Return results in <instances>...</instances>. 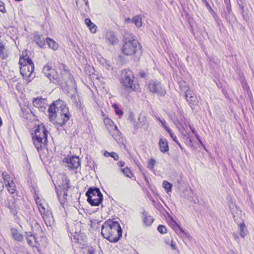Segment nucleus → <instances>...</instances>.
Instances as JSON below:
<instances>
[{
  "label": "nucleus",
  "instance_id": "obj_1",
  "mask_svg": "<svg viewBox=\"0 0 254 254\" xmlns=\"http://www.w3.org/2000/svg\"><path fill=\"white\" fill-rule=\"evenodd\" d=\"M50 121L54 124L62 127L69 119L68 108L61 100L54 101L48 109Z\"/></svg>",
  "mask_w": 254,
  "mask_h": 254
},
{
  "label": "nucleus",
  "instance_id": "obj_2",
  "mask_svg": "<svg viewBox=\"0 0 254 254\" xmlns=\"http://www.w3.org/2000/svg\"><path fill=\"white\" fill-rule=\"evenodd\" d=\"M101 234L110 242L116 243L122 236V229L118 222L109 220L102 225Z\"/></svg>",
  "mask_w": 254,
  "mask_h": 254
},
{
  "label": "nucleus",
  "instance_id": "obj_3",
  "mask_svg": "<svg viewBox=\"0 0 254 254\" xmlns=\"http://www.w3.org/2000/svg\"><path fill=\"white\" fill-rule=\"evenodd\" d=\"M48 133V130L43 124L37 127L34 132L32 133L33 143L39 153L44 149H47Z\"/></svg>",
  "mask_w": 254,
  "mask_h": 254
},
{
  "label": "nucleus",
  "instance_id": "obj_4",
  "mask_svg": "<svg viewBox=\"0 0 254 254\" xmlns=\"http://www.w3.org/2000/svg\"><path fill=\"white\" fill-rule=\"evenodd\" d=\"M121 83L125 89L129 92L134 91L138 87L133 72L129 69L122 70Z\"/></svg>",
  "mask_w": 254,
  "mask_h": 254
},
{
  "label": "nucleus",
  "instance_id": "obj_5",
  "mask_svg": "<svg viewBox=\"0 0 254 254\" xmlns=\"http://www.w3.org/2000/svg\"><path fill=\"white\" fill-rule=\"evenodd\" d=\"M19 64L20 65V71L22 76L27 79L32 77L33 72L34 69V65L32 61L29 59H25L20 57Z\"/></svg>",
  "mask_w": 254,
  "mask_h": 254
},
{
  "label": "nucleus",
  "instance_id": "obj_6",
  "mask_svg": "<svg viewBox=\"0 0 254 254\" xmlns=\"http://www.w3.org/2000/svg\"><path fill=\"white\" fill-rule=\"evenodd\" d=\"M140 50L139 43L135 40L125 38L122 48V52L127 56H131Z\"/></svg>",
  "mask_w": 254,
  "mask_h": 254
},
{
  "label": "nucleus",
  "instance_id": "obj_7",
  "mask_svg": "<svg viewBox=\"0 0 254 254\" xmlns=\"http://www.w3.org/2000/svg\"><path fill=\"white\" fill-rule=\"evenodd\" d=\"M87 201L92 206H99L103 201V195L97 188H90L86 193Z\"/></svg>",
  "mask_w": 254,
  "mask_h": 254
},
{
  "label": "nucleus",
  "instance_id": "obj_8",
  "mask_svg": "<svg viewBox=\"0 0 254 254\" xmlns=\"http://www.w3.org/2000/svg\"><path fill=\"white\" fill-rule=\"evenodd\" d=\"M148 88L152 93H155L160 96H164L166 91L162 84L156 80H151L148 84Z\"/></svg>",
  "mask_w": 254,
  "mask_h": 254
},
{
  "label": "nucleus",
  "instance_id": "obj_9",
  "mask_svg": "<svg viewBox=\"0 0 254 254\" xmlns=\"http://www.w3.org/2000/svg\"><path fill=\"white\" fill-rule=\"evenodd\" d=\"M185 98L192 110H194L196 106H199L198 98L195 95L191 90H189V91H187Z\"/></svg>",
  "mask_w": 254,
  "mask_h": 254
},
{
  "label": "nucleus",
  "instance_id": "obj_10",
  "mask_svg": "<svg viewBox=\"0 0 254 254\" xmlns=\"http://www.w3.org/2000/svg\"><path fill=\"white\" fill-rule=\"evenodd\" d=\"M43 72L52 82L56 81V74L54 69L52 68L48 64L45 65L43 68Z\"/></svg>",
  "mask_w": 254,
  "mask_h": 254
},
{
  "label": "nucleus",
  "instance_id": "obj_11",
  "mask_svg": "<svg viewBox=\"0 0 254 254\" xmlns=\"http://www.w3.org/2000/svg\"><path fill=\"white\" fill-rule=\"evenodd\" d=\"M66 162L68 165V168L70 169H77L80 165V160L78 157L73 156L72 157L66 159Z\"/></svg>",
  "mask_w": 254,
  "mask_h": 254
},
{
  "label": "nucleus",
  "instance_id": "obj_12",
  "mask_svg": "<svg viewBox=\"0 0 254 254\" xmlns=\"http://www.w3.org/2000/svg\"><path fill=\"white\" fill-rule=\"evenodd\" d=\"M34 41L37 45L40 48H44L46 45V40L43 35L37 32L34 34Z\"/></svg>",
  "mask_w": 254,
  "mask_h": 254
},
{
  "label": "nucleus",
  "instance_id": "obj_13",
  "mask_svg": "<svg viewBox=\"0 0 254 254\" xmlns=\"http://www.w3.org/2000/svg\"><path fill=\"white\" fill-rule=\"evenodd\" d=\"M41 215L47 226H51L53 224L54 220L51 212L47 210V212Z\"/></svg>",
  "mask_w": 254,
  "mask_h": 254
},
{
  "label": "nucleus",
  "instance_id": "obj_14",
  "mask_svg": "<svg viewBox=\"0 0 254 254\" xmlns=\"http://www.w3.org/2000/svg\"><path fill=\"white\" fill-rule=\"evenodd\" d=\"M109 134L113 137V138L117 142L120 141L121 139V133L118 129L116 126L112 128H109L108 131Z\"/></svg>",
  "mask_w": 254,
  "mask_h": 254
},
{
  "label": "nucleus",
  "instance_id": "obj_15",
  "mask_svg": "<svg viewBox=\"0 0 254 254\" xmlns=\"http://www.w3.org/2000/svg\"><path fill=\"white\" fill-rule=\"evenodd\" d=\"M106 40L109 44L115 45L118 42V38L113 31H108L106 33Z\"/></svg>",
  "mask_w": 254,
  "mask_h": 254
},
{
  "label": "nucleus",
  "instance_id": "obj_16",
  "mask_svg": "<svg viewBox=\"0 0 254 254\" xmlns=\"http://www.w3.org/2000/svg\"><path fill=\"white\" fill-rule=\"evenodd\" d=\"M11 235L12 238L16 241L21 242L23 239V235L18 231V230L15 228H11L10 229Z\"/></svg>",
  "mask_w": 254,
  "mask_h": 254
},
{
  "label": "nucleus",
  "instance_id": "obj_17",
  "mask_svg": "<svg viewBox=\"0 0 254 254\" xmlns=\"http://www.w3.org/2000/svg\"><path fill=\"white\" fill-rule=\"evenodd\" d=\"M142 219L143 223L146 226H150L153 222V218L149 215L146 211L142 212Z\"/></svg>",
  "mask_w": 254,
  "mask_h": 254
},
{
  "label": "nucleus",
  "instance_id": "obj_18",
  "mask_svg": "<svg viewBox=\"0 0 254 254\" xmlns=\"http://www.w3.org/2000/svg\"><path fill=\"white\" fill-rule=\"evenodd\" d=\"M159 145L161 152L165 153L169 150V145L167 139L165 138H160L159 142Z\"/></svg>",
  "mask_w": 254,
  "mask_h": 254
},
{
  "label": "nucleus",
  "instance_id": "obj_19",
  "mask_svg": "<svg viewBox=\"0 0 254 254\" xmlns=\"http://www.w3.org/2000/svg\"><path fill=\"white\" fill-rule=\"evenodd\" d=\"M8 207L9 208L11 212L14 215H16L17 214L18 205L17 204L15 199L12 198L11 200H8Z\"/></svg>",
  "mask_w": 254,
  "mask_h": 254
},
{
  "label": "nucleus",
  "instance_id": "obj_20",
  "mask_svg": "<svg viewBox=\"0 0 254 254\" xmlns=\"http://www.w3.org/2000/svg\"><path fill=\"white\" fill-rule=\"evenodd\" d=\"M229 206L230 208V210L235 220L236 217L238 216V208L235 204V203L233 201V200L231 197H230V202L229 203Z\"/></svg>",
  "mask_w": 254,
  "mask_h": 254
},
{
  "label": "nucleus",
  "instance_id": "obj_21",
  "mask_svg": "<svg viewBox=\"0 0 254 254\" xmlns=\"http://www.w3.org/2000/svg\"><path fill=\"white\" fill-rule=\"evenodd\" d=\"M8 57V53L6 46L2 42L0 41V57L2 60L6 59Z\"/></svg>",
  "mask_w": 254,
  "mask_h": 254
},
{
  "label": "nucleus",
  "instance_id": "obj_22",
  "mask_svg": "<svg viewBox=\"0 0 254 254\" xmlns=\"http://www.w3.org/2000/svg\"><path fill=\"white\" fill-rule=\"evenodd\" d=\"M139 125L141 126L140 127L146 130L148 127V123L145 116L144 115H140L138 118Z\"/></svg>",
  "mask_w": 254,
  "mask_h": 254
},
{
  "label": "nucleus",
  "instance_id": "obj_23",
  "mask_svg": "<svg viewBox=\"0 0 254 254\" xmlns=\"http://www.w3.org/2000/svg\"><path fill=\"white\" fill-rule=\"evenodd\" d=\"M45 101L46 99L38 97L33 99V104L35 107L42 108Z\"/></svg>",
  "mask_w": 254,
  "mask_h": 254
},
{
  "label": "nucleus",
  "instance_id": "obj_24",
  "mask_svg": "<svg viewBox=\"0 0 254 254\" xmlns=\"http://www.w3.org/2000/svg\"><path fill=\"white\" fill-rule=\"evenodd\" d=\"M26 239L27 241L28 244L30 246H34V242L36 241L35 237L34 235H33L31 232H26Z\"/></svg>",
  "mask_w": 254,
  "mask_h": 254
},
{
  "label": "nucleus",
  "instance_id": "obj_25",
  "mask_svg": "<svg viewBox=\"0 0 254 254\" xmlns=\"http://www.w3.org/2000/svg\"><path fill=\"white\" fill-rule=\"evenodd\" d=\"M5 185L9 192L11 194H13L14 193L15 191V185L13 181L8 182V183L5 184Z\"/></svg>",
  "mask_w": 254,
  "mask_h": 254
},
{
  "label": "nucleus",
  "instance_id": "obj_26",
  "mask_svg": "<svg viewBox=\"0 0 254 254\" xmlns=\"http://www.w3.org/2000/svg\"><path fill=\"white\" fill-rule=\"evenodd\" d=\"M46 42L49 47L54 50H56L58 48V45L52 39L48 38L46 39Z\"/></svg>",
  "mask_w": 254,
  "mask_h": 254
},
{
  "label": "nucleus",
  "instance_id": "obj_27",
  "mask_svg": "<svg viewBox=\"0 0 254 254\" xmlns=\"http://www.w3.org/2000/svg\"><path fill=\"white\" fill-rule=\"evenodd\" d=\"M132 23H134L135 26L137 27H140L142 26V18L139 15H136L132 19Z\"/></svg>",
  "mask_w": 254,
  "mask_h": 254
},
{
  "label": "nucleus",
  "instance_id": "obj_28",
  "mask_svg": "<svg viewBox=\"0 0 254 254\" xmlns=\"http://www.w3.org/2000/svg\"><path fill=\"white\" fill-rule=\"evenodd\" d=\"M239 228L240 229L241 236L243 238H244L245 236L247 235L248 234V231L245 224L244 223L240 224L239 225Z\"/></svg>",
  "mask_w": 254,
  "mask_h": 254
},
{
  "label": "nucleus",
  "instance_id": "obj_29",
  "mask_svg": "<svg viewBox=\"0 0 254 254\" xmlns=\"http://www.w3.org/2000/svg\"><path fill=\"white\" fill-rule=\"evenodd\" d=\"M104 123L106 126L107 129L109 131V128H112V127H115L116 125L114 124V122L110 120L108 118H105L104 120Z\"/></svg>",
  "mask_w": 254,
  "mask_h": 254
},
{
  "label": "nucleus",
  "instance_id": "obj_30",
  "mask_svg": "<svg viewBox=\"0 0 254 254\" xmlns=\"http://www.w3.org/2000/svg\"><path fill=\"white\" fill-rule=\"evenodd\" d=\"M81 254H95V250L93 247H87L82 248Z\"/></svg>",
  "mask_w": 254,
  "mask_h": 254
},
{
  "label": "nucleus",
  "instance_id": "obj_31",
  "mask_svg": "<svg viewBox=\"0 0 254 254\" xmlns=\"http://www.w3.org/2000/svg\"><path fill=\"white\" fill-rule=\"evenodd\" d=\"M179 86L181 90V92H184L185 95L187 91H189V90H190V89L188 86L187 83L185 81H182L179 82Z\"/></svg>",
  "mask_w": 254,
  "mask_h": 254
},
{
  "label": "nucleus",
  "instance_id": "obj_32",
  "mask_svg": "<svg viewBox=\"0 0 254 254\" xmlns=\"http://www.w3.org/2000/svg\"><path fill=\"white\" fill-rule=\"evenodd\" d=\"M120 170L125 176L130 178L131 177L132 173L128 168L121 169Z\"/></svg>",
  "mask_w": 254,
  "mask_h": 254
},
{
  "label": "nucleus",
  "instance_id": "obj_33",
  "mask_svg": "<svg viewBox=\"0 0 254 254\" xmlns=\"http://www.w3.org/2000/svg\"><path fill=\"white\" fill-rule=\"evenodd\" d=\"M2 176L5 184L13 181L9 175L6 172L2 173Z\"/></svg>",
  "mask_w": 254,
  "mask_h": 254
},
{
  "label": "nucleus",
  "instance_id": "obj_34",
  "mask_svg": "<svg viewBox=\"0 0 254 254\" xmlns=\"http://www.w3.org/2000/svg\"><path fill=\"white\" fill-rule=\"evenodd\" d=\"M163 186L167 192L171 191L172 185L170 183L164 181L163 183Z\"/></svg>",
  "mask_w": 254,
  "mask_h": 254
},
{
  "label": "nucleus",
  "instance_id": "obj_35",
  "mask_svg": "<svg viewBox=\"0 0 254 254\" xmlns=\"http://www.w3.org/2000/svg\"><path fill=\"white\" fill-rule=\"evenodd\" d=\"M156 162L155 160L154 159H153V158H151L148 162L147 167L150 170H153V169L154 168V167L155 165L156 164Z\"/></svg>",
  "mask_w": 254,
  "mask_h": 254
},
{
  "label": "nucleus",
  "instance_id": "obj_36",
  "mask_svg": "<svg viewBox=\"0 0 254 254\" xmlns=\"http://www.w3.org/2000/svg\"><path fill=\"white\" fill-rule=\"evenodd\" d=\"M158 231L161 234H165L167 233V229L165 226L160 225L157 228Z\"/></svg>",
  "mask_w": 254,
  "mask_h": 254
},
{
  "label": "nucleus",
  "instance_id": "obj_37",
  "mask_svg": "<svg viewBox=\"0 0 254 254\" xmlns=\"http://www.w3.org/2000/svg\"><path fill=\"white\" fill-rule=\"evenodd\" d=\"M166 243L170 245L172 248V249L175 250L177 249L176 244L173 240H171L170 242L169 241H166Z\"/></svg>",
  "mask_w": 254,
  "mask_h": 254
},
{
  "label": "nucleus",
  "instance_id": "obj_38",
  "mask_svg": "<svg viewBox=\"0 0 254 254\" xmlns=\"http://www.w3.org/2000/svg\"><path fill=\"white\" fill-rule=\"evenodd\" d=\"M113 107L115 109L116 114L119 116H122L123 115V112L118 108L116 104L113 105Z\"/></svg>",
  "mask_w": 254,
  "mask_h": 254
},
{
  "label": "nucleus",
  "instance_id": "obj_39",
  "mask_svg": "<svg viewBox=\"0 0 254 254\" xmlns=\"http://www.w3.org/2000/svg\"><path fill=\"white\" fill-rule=\"evenodd\" d=\"M38 209L41 215L47 212V211L46 210V209L42 204H39V206H38Z\"/></svg>",
  "mask_w": 254,
  "mask_h": 254
},
{
  "label": "nucleus",
  "instance_id": "obj_40",
  "mask_svg": "<svg viewBox=\"0 0 254 254\" xmlns=\"http://www.w3.org/2000/svg\"><path fill=\"white\" fill-rule=\"evenodd\" d=\"M89 29H90V31L92 33H95L96 32L97 29V26L95 24H92L91 26L88 27Z\"/></svg>",
  "mask_w": 254,
  "mask_h": 254
},
{
  "label": "nucleus",
  "instance_id": "obj_41",
  "mask_svg": "<svg viewBox=\"0 0 254 254\" xmlns=\"http://www.w3.org/2000/svg\"><path fill=\"white\" fill-rule=\"evenodd\" d=\"M0 11L2 13H5L6 12L4 3L1 0H0Z\"/></svg>",
  "mask_w": 254,
  "mask_h": 254
},
{
  "label": "nucleus",
  "instance_id": "obj_42",
  "mask_svg": "<svg viewBox=\"0 0 254 254\" xmlns=\"http://www.w3.org/2000/svg\"><path fill=\"white\" fill-rule=\"evenodd\" d=\"M110 157L113 158L115 160H118L119 158L118 154L114 152H111Z\"/></svg>",
  "mask_w": 254,
  "mask_h": 254
},
{
  "label": "nucleus",
  "instance_id": "obj_43",
  "mask_svg": "<svg viewBox=\"0 0 254 254\" xmlns=\"http://www.w3.org/2000/svg\"><path fill=\"white\" fill-rule=\"evenodd\" d=\"M85 23L88 27L91 26L93 24L89 18H86L85 19Z\"/></svg>",
  "mask_w": 254,
  "mask_h": 254
},
{
  "label": "nucleus",
  "instance_id": "obj_44",
  "mask_svg": "<svg viewBox=\"0 0 254 254\" xmlns=\"http://www.w3.org/2000/svg\"><path fill=\"white\" fill-rule=\"evenodd\" d=\"M157 120L160 122V123L162 124V125L164 128L167 127L166 122L164 119H157Z\"/></svg>",
  "mask_w": 254,
  "mask_h": 254
},
{
  "label": "nucleus",
  "instance_id": "obj_45",
  "mask_svg": "<svg viewBox=\"0 0 254 254\" xmlns=\"http://www.w3.org/2000/svg\"><path fill=\"white\" fill-rule=\"evenodd\" d=\"M242 85L244 88V89H247L248 87L247 86L246 83L244 79H242L241 81Z\"/></svg>",
  "mask_w": 254,
  "mask_h": 254
},
{
  "label": "nucleus",
  "instance_id": "obj_46",
  "mask_svg": "<svg viewBox=\"0 0 254 254\" xmlns=\"http://www.w3.org/2000/svg\"><path fill=\"white\" fill-rule=\"evenodd\" d=\"M170 136L175 142H177L178 140L176 136L174 134V133H171V135Z\"/></svg>",
  "mask_w": 254,
  "mask_h": 254
},
{
  "label": "nucleus",
  "instance_id": "obj_47",
  "mask_svg": "<svg viewBox=\"0 0 254 254\" xmlns=\"http://www.w3.org/2000/svg\"><path fill=\"white\" fill-rule=\"evenodd\" d=\"M125 164V163L122 161H120L118 162V165L119 167H123V166H124Z\"/></svg>",
  "mask_w": 254,
  "mask_h": 254
},
{
  "label": "nucleus",
  "instance_id": "obj_48",
  "mask_svg": "<svg viewBox=\"0 0 254 254\" xmlns=\"http://www.w3.org/2000/svg\"><path fill=\"white\" fill-rule=\"evenodd\" d=\"M4 189V185L2 182H0V192Z\"/></svg>",
  "mask_w": 254,
  "mask_h": 254
},
{
  "label": "nucleus",
  "instance_id": "obj_49",
  "mask_svg": "<svg viewBox=\"0 0 254 254\" xmlns=\"http://www.w3.org/2000/svg\"><path fill=\"white\" fill-rule=\"evenodd\" d=\"M165 128L167 131V132L169 133L170 135H171V133H173L172 132L171 129L170 128H169L168 127H167Z\"/></svg>",
  "mask_w": 254,
  "mask_h": 254
},
{
  "label": "nucleus",
  "instance_id": "obj_50",
  "mask_svg": "<svg viewBox=\"0 0 254 254\" xmlns=\"http://www.w3.org/2000/svg\"><path fill=\"white\" fill-rule=\"evenodd\" d=\"M125 21L127 23H132V19H130L129 18H126L125 19Z\"/></svg>",
  "mask_w": 254,
  "mask_h": 254
},
{
  "label": "nucleus",
  "instance_id": "obj_51",
  "mask_svg": "<svg viewBox=\"0 0 254 254\" xmlns=\"http://www.w3.org/2000/svg\"><path fill=\"white\" fill-rule=\"evenodd\" d=\"M111 152H109L108 151H105L104 153V155L106 157H109L110 156Z\"/></svg>",
  "mask_w": 254,
  "mask_h": 254
},
{
  "label": "nucleus",
  "instance_id": "obj_52",
  "mask_svg": "<svg viewBox=\"0 0 254 254\" xmlns=\"http://www.w3.org/2000/svg\"><path fill=\"white\" fill-rule=\"evenodd\" d=\"M178 228L179 229V230L183 233H185V231L184 229H183L182 228H181L179 225H178Z\"/></svg>",
  "mask_w": 254,
  "mask_h": 254
},
{
  "label": "nucleus",
  "instance_id": "obj_53",
  "mask_svg": "<svg viewBox=\"0 0 254 254\" xmlns=\"http://www.w3.org/2000/svg\"><path fill=\"white\" fill-rule=\"evenodd\" d=\"M67 196V195L66 193L65 192V191H64L63 197L64 198V199H66Z\"/></svg>",
  "mask_w": 254,
  "mask_h": 254
},
{
  "label": "nucleus",
  "instance_id": "obj_54",
  "mask_svg": "<svg viewBox=\"0 0 254 254\" xmlns=\"http://www.w3.org/2000/svg\"><path fill=\"white\" fill-rule=\"evenodd\" d=\"M83 1H84V2H85V5H86L87 7H89V3H88V0H83Z\"/></svg>",
  "mask_w": 254,
  "mask_h": 254
},
{
  "label": "nucleus",
  "instance_id": "obj_55",
  "mask_svg": "<svg viewBox=\"0 0 254 254\" xmlns=\"http://www.w3.org/2000/svg\"><path fill=\"white\" fill-rule=\"evenodd\" d=\"M76 4L77 6L78 7L79 5L80 0H75Z\"/></svg>",
  "mask_w": 254,
  "mask_h": 254
},
{
  "label": "nucleus",
  "instance_id": "obj_56",
  "mask_svg": "<svg viewBox=\"0 0 254 254\" xmlns=\"http://www.w3.org/2000/svg\"><path fill=\"white\" fill-rule=\"evenodd\" d=\"M140 76H141L142 77H144V76H145V73H140Z\"/></svg>",
  "mask_w": 254,
  "mask_h": 254
},
{
  "label": "nucleus",
  "instance_id": "obj_57",
  "mask_svg": "<svg viewBox=\"0 0 254 254\" xmlns=\"http://www.w3.org/2000/svg\"><path fill=\"white\" fill-rule=\"evenodd\" d=\"M179 146L180 147V148L183 150V148L182 147V145L181 144H179Z\"/></svg>",
  "mask_w": 254,
  "mask_h": 254
},
{
  "label": "nucleus",
  "instance_id": "obj_58",
  "mask_svg": "<svg viewBox=\"0 0 254 254\" xmlns=\"http://www.w3.org/2000/svg\"><path fill=\"white\" fill-rule=\"evenodd\" d=\"M176 143L178 145H179V144H181L180 143V142L178 141V140H177V142H176Z\"/></svg>",
  "mask_w": 254,
  "mask_h": 254
},
{
  "label": "nucleus",
  "instance_id": "obj_59",
  "mask_svg": "<svg viewBox=\"0 0 254 254\" xmlns=\"http://www.w3.org/2000/svg\"><path fill=\"white\" fill-rule=\"evenodd\" d=\"M57 194H58V196L59 197V200L61 201V198H60L59 194L58 193H57Z\"/></svg>",
  "mask_w": 254,
  "mask_h": 254
},
{
  "label": "nucleus",
  "instance_id": "obj_60",
  "mask_svg": "<svg viewBox=\"0 0 254 254\" xmlns=\"http://www.w3.org/2000/svg\"><path fill=\"white\" fill-rule=\"evenodd\" d=\"M61 203L62 204H63L64 203L62 201H61Z\"/></svg>",
  "mask_w": 254,
  "mask_h": 254
},
{
  "label": "nucleus",
  "instance_id": "obj_61",
  "mask_svg": "<svg viewBox=\"0 0 254 254\" xmlns=\"http://www.w3.org/2000/svg\"><path fill=\"white\" fill-rule=\"evenodd\" d=\"M234 254V253H231V254Z\"/></svg>",
  "mask_w": 254,
  "mask_h": 254
}]
</instances>
